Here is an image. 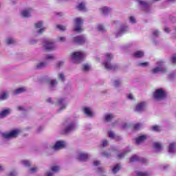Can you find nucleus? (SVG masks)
Here are the masks:
<instances>
[{"instance_id": "1", "label": "nucleus", "mask_w": 176, "mask_h": 176, "mask_svg": "<svg viewBox=\"0 0 176 176\" xmlns=\"http://www.w3.org/2000/svg\"><path fill=\"white\" fill-rule=\"evenodd\" d=\"M105 56L106 59L102 65L106 68V69H108L109 71H115L118 69V65H112V64H111V60H112V58H113V55L112 54L107 53L105 54Z\"/></svg>"}, {"instance_id": "2", "label": "nucleus", "mask_w": 176, "mask_h": 176, "mask_svg": "<svg viewBox=\"0 0 176 176\" xmlns=\"http://www.w3.org/2000/svg\"><path fill=\"white\" fill-rule=\"evenodd\" d=\"M167 97V92L163 89H156L155 91L153 94V99L155 101H162Z\"/></svg>"}, {"instance_id": "3", "label": "nucleus", "mask_w": 176, "mask_h": 176, "mask_svg": "<svg viewBox=\"0 0 176 176\" xmlns=\"http://www.w3.org/2000/svg\"><path fill=\"white\" fill-rule=\"evenodd\" d=\"M85 57H86V55L82 52H76L71 54V58L76 64L82 63Z\"/></svg>"}, {"instance_id": "4", "label": "nucleus", "mask_w": 176, "mask_h": 176, "mask_svg": "<svg viewBox=\"0 0 176 176\" xmlns=\"http://www.w3.org/2000/svg\"><path fill=\"white\" fill-rule=\"evenodd\" d=\"M44 47L45 50H48V52H52V50H54V42L52 40H44Z\"/></svg>"}, {"instance_id": "5", "label": "nucleus", "mask_w": 176, "mask_h": 176, "mask_svg": "<svg viewBox=\"0 0 176 176\" xmlns=\"http://www.w3.org/2000/svg\"><path fill=\"white\" fill-rule=\"evenodd\" d=\"M86 38L83 36H77L73 38L72 43L76 45H85Z\"/></svg>"}, {"instance_id": "6", "label": "nucleus", "mask_w": 176, "mask_h": 176, "mask_svg": "<svg viewBox=\"0 0 176 176\" xmlns=\"http://www.w3.org/2000/svg\"><path fill=\"white\" fill-rule=\"evenodd\" d=\"M76 28L74 31L76 32H82V24H83V20L81 18L75 19Z\"/></svg>"}, {"instance_id": "7", "label": "nucleus", "mask_w": 176, "mask_h": 176, "mask_svg": "<svg viewBox=\"0 0 176 176\" xmlns=\"http://www.w3.org/2000/svg\"><path fill=\"white\" fill-rule=\"evenodd\" d=\"M2 135L3 138H6V140H9V138H16V137L19 135V131L13 130L11 131L10 133H3Z\"/></svg>"}, {"instance_id": "8", "label": "nucleus", "mask_w": 176, "mask_h": 176, "mask_svg": "<svg viewBox=\"0 0 176 176\" xmlns=\"http://www.w3.org/2000/svg\"><path fill=\"white\" fill-rule=\"evenodd\" d=\"M134 162H140L141 163H146V160L145 158L140 159L138 156L134 155L131 157L130 162L133 163Z\"/></svg>"}, {"instance_id": "9", "label": "nucleus", "mask_w": 176, "mask_h": 176, "mask_svg": "<svg viewBox=\"0 0 176 176\" xmlns=\"http://www.w3.org/2000/svg\"><path fill=\"white\" fill-rule=\"evenodd\" d=\"M145 107H146V104L145 103V102H142L136 104V108L135 111V112H141L143 109H144Z\"/></svg>"}, {"instance_id": "10", "label": "nucleus", "mask_w": 176, "mask_h": 176, "mask_svg": "<svg viewBox=\"0 0 176 176\" xmlns=\"http://www.w3.org/2000/svg\"><path fill=\"white\" fill-rule=\"evenodd\" d=\"M63 148H65V143L63 141L56 142L54 146V149H63Z\"/></svg>"}, {"instance_id": "11", "label": "nucleus", "mask_w": 176, "mask_h": 176, "mask_svg": "<svg viewBox=\"0 0 176 176\" xmlns=\"http://www.w3.org/2000/svg\"><path fill=\"white\" fill-rule=\"evenodd\" d=\"M77 159L81 162H86L89 159V155L87 153H81L78 154Z\"/></svg>"}, {"instance_id": "12", "label": "nucleus", "mask_w": 176, "mask_h": 176, "mask_svg": "<svg viewBox=\"0 0 176 176\" xmlns=\"http://www.w3.org/2000/svg\"><path fill=\"white\" fill-rule=\"evenodd\" d=\"M31 12H32V8L24 10L21 12V16L23 17H31Z\"/></svg>"}, {"instance_id": "13", "label": "nucleus", "mask_w": 176, "mask_h": 176, "mask_svg": "<svg viewBox=\"0 0 176 176\" xmlns=\"http://www.w3.org/2000/svg\"><path fill=\"white\" fill-rule=\"evenodd\" d=\"M167 72V69H164L163 67H162L161 66L155 67L154 69H152V73L153 74H158V72Z\"/></svg>"}, {"instance_id": "14", "label": "nucleus", "mask_w": 176, "mask_h": 176, "mask_svg": "<svg viewBox=\"0 0 176 176\" xmlns=\"http://www.w3.org/2000/svg\"><path fill=\"white\" fill-rule=\"evenodd\" d=\"M146 135H140L139 137H138L135 139V142L137 144V145H140V144H141V142H144V141H145V140H146Z\"/></svg>"}, {"instance_id": "15", "label": "nucleus", "mask_w": 176, "mask_h": 176, "mask_svg": "<svg viewBox=\"0 0 176 176\" xmlns=\"http://www.w3.org/2000/svg\"><path fill=\"white\" fill-rule=\"evenodd\" d=\"M83 112L85 115H87V116H89V118L93 116V111H91V109L89 107H84Z\"/></svg>"}, {"instance_id": "16", "label": "nucleus", "mask_w": 176, "mask_h": 176, "mask_svg": "<svg viewBox=\"0 0 176 176\" xmlns=\"http://www.w3.org/2000/svg\"><path fill=\"white\" fill-rule=\"evenodd\" d=\"M9 113H10V109H7L3 110L2 111L0 112V119H2V118H6V116H8Z\"/></svg>"}, {"instance_id": "17", "label": "nucleus", "mask_w": 176, "mask_h": 176, "mask_svg": "<svg viewBox=\"0 0 176 176\" xmlns=\"http://www.w3.org/2000/svg\"><path fill=\"white\" fill-rule=\"evenodd\" d=\"M75 126L74 125L73 122L69 124L64 130V134H67L70 131H72V129H74Z\"/></svg>"}, {"instance_id": "18", "label": "nucleus", "mask_w": 176, "mask_h": 176, "mask_svg": "<svg viewBox=\"0 0 176 176\" xmlns=\"http://www.w3.org/2000/svg\"><path fill=\"white\" fill-rule=\"evenodd\" d=\"M133 57H135V58H141V57H144V52L137 51L134 52Z\"/></svg>"}, {"instance_id": "19", "label": "nucleus", "mask_w": 176, "mask_h": 176, "mask_svg": "<svg viewBox=\"0 0 176 176\" xmlns=\"http://www.w3.org/2000/svg\"><path fill=\"white\" fill-rule=\"evenodd\" d=\"M174 149H175V142H173L169 144V147H168L169 153H174L175 152Z\"/></svg>"}, {"instance_id": "20", "label": "nucleus", "mask_w": 176, "mask_h": 176, "mask_svg": "<svg viewBox=\"0 0 176 176\" xmlns=\"http://www.w3.org/2000/svg\"><path fill=\"white\" fill-rule=\"evenodd\" d=\"M119 170H120V164H117L111 169V171H112L113 174H116V173H118V171H119Z\"/></svg>"}, {"instance_id": "21", "label": "nucleus", "mask_w": 176, "mask_h": 176, "mask_svg": "<svg viewBox=\"0 0 176 176\" xmlns=\"http://www.w3.org/2000/svg\"><path fill=\"white\" fill-rule=\"evenodd\" d=\"M25 87H21L17 89L16 90H15L14 94H21V93H24V91H25Z\"/></svg>"}, {"instance_id": "22", "label": "nucleus", "mask_w": 176, "mask_h": 176, "mask_svg": "<svg viewBox=\"0 0 176 176\" xmlns=\"http://www.w3.org/2000/svg\"><path fill=\"white\" fill-rule=\"evenodd\" d=\"M114 116L113 114H107L104 116V119L106 120V122H111L112 120V119H113Z\"/></svg>"}, {"instance_id": "23", "label": "nucleus", "mask_w": 176, "mask_h": 176, "mask_svg": "<svg viewBox=\"0 0 176 176\" xmlns=\"http://www.w3.org/2000/svg\"><path fill=\"white\" fill-rule=\"evenodd\" d=\"M77 9L78 10H85V9H86V6L85 5V3L82 2L79 3L77 6Z\"/></svg>"}, {"instance_id": "24", "label": "nucleus", "mask_w": 176, "mask_h": 176, "mask_svg": "<svg viewBox=\"0 0 176 176\" xmlns=\"http://www.w3.org/2000/svg\"><path fill=\"white\" fill-rule=\"evenodd\" d=\"M45 67H46V63L41 62L37 65L36 68L37 69H42V68H45Z\"/></svg>"}, {"instance_id": "25", "label": "nucleus", "mask_w": 176, "mask_h": 176, "mask_svg": "<svg viewBox=\"0 0 176 176\" xmlns=\"http://www.w3.org/2000/svg\"><path fill=\"white\" fill-rule=\"evenodd\" d=\"M51 170L53 173H58L60 171V166H52Z\"/></svg>"}, {"instance_id": "26", "label": "nucleus", "mask_w": 176, "mask_h": 176, "mask_svg": "<svg viewBox=\"0 0 176 176\" xmlns=\"http://www.w3.org/2000/svg\"><path fill=\"white\" fill-rule=\"evenodd\" d=\"M101 10H102V13H103L104 14H107L109 13V12H111V10H109V8H108L107 7L102 8Z\"/></svg>"}, {"instance_id": "27", "label": "nucleus", "mask_w": 176, "mask_h": 176, "mask_svg": "<svg viewBox=\"0 0 176 176\" xmlns=\"http://www.w3.org/2000/svg\"><path fill=\"white\" fill-rule=\"evenodd\" d=\"M152 131L159 133L161 131L160 126L159 125H154L152 126Z\"/></svg>"}, {"instance_id": "28", "label": "nucleus", "mask_w": 176, "mask_h": 176, "mask_svg": "<svg viewBox=\"0 0 176 176\" xmlns=\"http://www.w3.org/2000/svg\"><path fill=\"white\" fill-rule=\"evenodd\" d=\"M153 146L155 149H157L158 151H160V149H162V144L159 142L154 143Z\"/></svg>"}, {"instance_id": "29", "label": "nucleus", "mask_w": 176, "mask_h": 176, "mask_svg": "<svg viewBox=\"0 0 176 176\" xmlns=\"http://www.w3.org/2000/svg\"><path fill=\"white\" fill-rule=\"evenodd\" d=\"M137 176H149V173L148 172H138Z\"/></svg>"}, {"instance_id": "30", "label": "nucleus", "mask_w": 176, "mask_h": 176, "mask_svg": "<svg viewBox=\"0 0 176 176\" xmlns=\"http://www.w3.org/2000/svg\"><path fill=\"white\" fill-rule=\"evenodd\" d=\"M139 3L140 6H142L143 8H148V6H149V4H148L147 2L143 1H139Z\"/></svg>"}, {"instance_id": "31", "label": "nucleus", "mask_w": 176, "mask_h": 176, "mask_svg": "<svg viewBox=\"0 0 176 176\" xmlns=\"http://www.w3.org/2000/svg\"><path fill=\"white\" fill-rule=\"evenodd\" d=\"M8 98V94L6 92H3L0 95V100H6Z\"/></svg>"}, {"instance_id": "32", "label": "nucleus", "mask_w": 176, "mask_h": 176, "mask_svg": "<svg viewBox=\"0 0 176 176\" xmlns=\"http://www.w3.org/2000/svg\"><path fill=\"white\" fill-rule=\"evenodd\" d=\"M6 43L8 45H12V43H14V40L12 38H9L6 40Z\"/></svg>"}, {"instance_id": "33", "label": "nucleus", "mask_w": 176, "mask_h": 176, "mask_svg": "<svg viewBox=\"0 0 176 176\" xmlns=\"http://www.w3.org/2000/svg\"><path fill=\"white\" fill-rule=\"evenodd\" d=\"M42 25H43V22L42 21H38L36 23H35L36 28H41Z\"/></svg>"}, {"instance_id": "34", "label": "nucleus", "mask_w": 176, "mask_h": 176, "mask_svg": "<svg viewBox=\"0 0 176 176\" xmlns=\"http://www.w3.org/2000/svg\"><path fill=\"white\" fill-rule=\"evenodd\" d=\"M56 28H58V30H60V31H65L66 30L65 26H63L61 25H57Z\"/></svg>"}, {"instance_id": "35", "label": "nucleus", "mask_w": 176, "mask_h": 176, "mask_svg": "<svg viewBox=\"0 0 176 176\" xmlns=\"http://www.w3.org/2000/svg\"><path fill=\"white\" fill-rule=\"evenodd\" d=\"M133 129L134 130H140V129H141V124L140 123L135 124Z\"/></svg>"}, {"instance_id": "36", "label": "nucleus", "mask_w": 176, "mask_h": 176, "mask_svg": "<svg viewBox=\"0 0 176 176\" xmlns=\"http://www.w3.org/2000/svg\"><path fill=\"white\" fill-rule=\"evenodd\" d=\"M127 31V27H123L122 26L120 31H119V34H123V32Z\"/></svg>"}, {"instance_id": "37", "label": "nucleus", "mask_w": 176, "mask_h": 176, "mask_svg": "<svg viewBox=\"0 0 176 176\" xmlns=\"http://www.w3.org/2000/svg\"><path fill=\"white\" fill-rule=\"evenodd\" d=\"M22 164L25 166V167H30L31 163L29 161H22Z\"/></svg>"}, {"instance_id": "38", "label": "nucleus", "mask_w": 176, "mask_h": 176, "mask_svg": "<svg viewBox=\"0 0 176 176\" xmlns=\"http://www.w3.org/2000/svg\"><path fill=\"white\" fill-rule=\"evenodd\" d=\"M59 79H60L62 80V82H65V76H64V74L60 73L59 74Z\"/></svg>"}, {"instance_id": "39", "label": "nucleus", "mask_w": 176, "mask_h": 176, "mask_svg": "<svg viewBox=\"0 0 176 176\" xmlns=\"http://www.w3.org/2000/svg\"><path fill=\"white\" fill-rule=\"evenodd\" d=\"M82 69L83 71H89L90 69V66H89V65H83Z\"/></svg>"}, {"instance_id": "40", "label": "nucleus", "mask_w": 176, "mask_h": 176, "mask_svg": "<svg viewBox=\"0 0 176 176\" xmlns=\"http://www.w3.org/2000/svg\"><path fill=\"white\" fill-rule=\"evenodd\" d=\"M140 67H148L149 65V63L148 62H144V63H141L139 64Z\"/></svg>"}, {"instance_id": "41", "label": "nucleus", "mask_w": 176, "mask_h": 176, "mask_svg": "<svg viewBox=\"0 0 176 176\" xmlns=\"http://www.w3.org/2000/svg\"><path fill=\"white\" fill-rule=\"evenodd\" d=\"M30 173H32V174H34V173H36V171H38V168L36 167H33L32 168L30 169Z\"/></svg>"}, {"instance_id": "42", "label": "nucleus", "mask_w": 176, "mask_h": 176, "mask_svg": "<svg viewBox=\"0 0 176 176\" xmlns=\"http://www.w3.org/2000/svg\"><path fill=\"white\" fill-rule=\"evenodd\" d=\"M126 152H123V153H120L118 157V159H122V157H124V156L126 155Z\"/></svg>"}, {"instance_id": "43", "label": "nucleus", "mask_w": 176, "mask_h": 176, "mask_svg": "<svg viewBox=\"0 0 176 176\" xmlns=\"http://www.w3.org/2000/svg\"><path fill=\"white\" fill-rule=\"evenodd\" d=\"M98 31H105V28H104V25H100L98 27Z\"/></svg>"}, {"instance_id": "44", "label": "nucleus", "mask_w": 176, "mask_h": 176, "mask_svg": "<svg viewBox=\"0 0 176 176\" xmlns=\"http://www.w3.org/2000/svg\"><path fill=\"white\" fill-rule=\"evenodd\" d=\"M108 134H109V136L110 137V138H115V133H113V132L109 131Z\"/></svg>"}, {"instance_id": "45", "label": "nucleus", "mask_w": 176, "mask_h": 176, "mask_svg": "<svg viewBox=\"0 0 176 176\" xmlns=\"http://www.w3.org/2000/svg\"><path fill=\"white\" fill-rule=\"evenodd\" d=\"M46 60H54V56L53 55H47Z\"/></svg>"}, {"instance_id": "46", "label": "nucleus", "mask_w": 176, "mask_h": 176, "mask_svg": "<svg viewBox=\"0 0 176 176\" xmlns=\"http://www.w3.org/2000/svg\"><path fill=\"white\" fill-rule=\"evenodd\" d=\"M170 60L173 63V64H176V56H173L170 58Z\"/></svg>"}, {"instance_id": "47", "label": "nucleus", "mask_w": 176, "mask_h": 176, "mask_svg": "<svg viewBox=\"0 0 176 176\" xmlns=\"http://www.w3.org/2000/svg\"><path fill=\"white\" fill-rule=\"evenodd\" d=\"M54 85H57V80H52L50 81V85L51 86H54Z\"/></svg>"}, {"instance_id": "48", "label": "nucleus", "mask_w": 176, "mask_h": 176, "mask_svg": "<svg viewBox=\"0 0 176 176\" xmlns=\"http://www.w3.org/2000/svg\"><path fill=\"white\" fill-rule=\"evenodd\" d=\"M46 30V28H41L39 30H38V33L39 34H43V32H45V30Z\"/></svg>"}, {"instance_id": "49", "label": "nucleus", "mask_w": 176, "mask_h": 176, "mask_svg": "<svg viewBox=\"0 0 176 176\" xmlns=\"http://www.w3.org/2000/svg\"><path fill=\"white\" fill-rule=\"evenodd\" d=\"M129 20L133 24H134V23H135V18H134V16H130Z\"/></svg>"}, {"instance_id": "50", "label": "nucleus", "mask_w": 176, "mask_h": 176, "mask_svg": "<svg viewBox=\"0 0 176 176\" xmlns=\"http://www.w3.org/2000/svg\"><path fill=\"white\" fill-rule=\"evenodd\" d=\"M102 145L104 147L107 146L108 145V141L107 140H103Z\"/></svg>"}, {"instance_id": "51", "label": "nucleus", "mask_w": 176, "mask_h": 176, "mask_svg": "<svg viewBox=\"0 0 176 176\" xmlns=\"http://www.w3.org/2000/svg\"><path fill=\"white\" fill-rule=\"evenodd\" d=\"M63 102H64V99L60 98V99L58 100V105H61V104H63Z\"/></svg>"}, {"instance_id": "52", "label": "nucleus", "mask_w": 176, "mask_h": 176, "mask_svg": "<svg viewBox=\"0 0 176 176\" xmlns=\"http://www.w3.org/2000/svg\"><path fill=\"white\" fill-rule=\"evenodd\" d=\"M62 65H64V62H59V63L56 65V67H57V68H60V67H62Z\"/></svg>"}, {"instance_id": "53", "label": "nucleus", "mask_w": 176, "mask_h": 176, "mask_svg": "<svg viewBox=\"0 0 176 176\" xmlns=\"http://www.w3.org/2000/svg\"><path fill=\"white\" fill-rule=\"evenodd\" d=\"M114 85H115L116 87H118V86H119V85H120V81H119V80H116V81L114 82Z\"/></svg>"}, {"instance_id": "54", "label": "nucleus", "mask_w": 176, "mask_h": 176, "mask_svg": "<svg viewBox=\"0 0 176 176\" xmlns=\"http://www.w3.org/2000/svg\"><path fill=\"white\" fill-rule=\"evenodd\" d=\"M103 156H105L106 157H111V154L108 153H102Z\"/></svg>"}, {"instance_id": "55", "label": "nucleus", "mask_w": 176, "mask_h": 176, "mask_svg": "<svg viewBox=\"0 0 176 176\" xmlns=\"http://www.w3.org/2000/svg\"><path fill=\"white\" fill-rule=\"evenodd\" d=\"M153 35L154 36H159V31L156 30L155 32H154L153 33Z\"/></svg>"}, {"instance_id": "56", "label": "nucleus", "mask_w": 176, "mask_h": 176, "mask_svg": "<svg viewBox=\"0 0 176 176\" xmlns=\"http://www.w3.org/2000/svg\"><path fill=\"white\" fill-rule=\"evenodd\" d=\"M128 98H129V100H133L134 98V97L133 96V94H130L128 96Z\"/></svg>"}, {"instance_id": "57", "label": "nucleus", "mask_w": 176, "mask_h": 176, "mask_svg": "<svg viewBox=\"0 0 176 176\" xmlns=\"http://www.w3.org/2000/svg\"><path fill=\"white\" fill-rule=\"evenodd\" d=\"M99 164H100L99 161H94V165H95V166H99Z\"/></svg>"}, {"instance_id": "58", "label": "nucleus", "mask_w": 176, "mask_h": 176, "mask_svg": "<svg viewBox=\"0 0 176 176\" xmlns=\"http://www.w3.org/2000/svg\"><path fill=\"white\" fill-rule=\"evenodd\" d=\"M18 109H19V111H23V110H24V107L23 106H19Z\"/></svg>"}, {"instance_id": "59", "label": "nucleus", "mask_w": 176, "mask_h": 176, "mask_svg": "<svg viewBox=\"0 0 176 176\" xmlns=\"http://www.w3.org/2000/svg\"><path fill=\"white\" fill-rule=\"evenodd\" d=\"M59 40L60 41V42H64V41H65V37H60Z\"/></svg>"}, {"instance_id": "60", "label": "nucleus", "mask_w": 176, "mask_h": 176, "mask_svg": "<svg viewBox=\"0 0 176 176\" xmlns=\"http://www.w3.org/2000/svg\"><path fill=\"white\" fill-rule=\"evenodd\" d=\"M10 176H16V172H11Z\"/></svg>"}, {"instance_id": "61", "label": "nucleus", "mask_w": 176, "mask_h": 176, "mask_svg": "<svg viewBox=\"0 0 176 176\" xmlns=\"http://www.w3.org/2000/svg\"><path fill=\"white\" fill-rule=\"evenodd\" d=\"M164 31L165 32H170V29L168 28H165Z\"/></svg>"}, {"instance_id": "62", "label": "nucleus", "mask_w": 176, "mask_h": 176, "mask_svg": "<svg viewBox=\"0 0 176 176\" xmlns=\"http://www.w3.org/2000/svg\"><path fill=\"white\" fill-rule=\"evenodd\" d=\"M47 176H53V173L48 172L47 173Z\"/></svg>"}, {"instance_id": "63", "label": "nucleus", "mask_w": 176, "mask_h": 176, "mask_svg": "<svg viewBox=\"0 0 176 176\" xmlns=\"http://www.w3.org/2000/svg\"><path fill=\"white\" fill-rule=\"evenodd\" d=\"M98 170L99 173H102V168H98Z\"/></svg>"}, {"instance_id": "64", "label": "nucleus", "mask_w": 176, "mask_h": 176, "mask_svg": "<svg viewBox=\"0 0 176 176\" xmlns=\"http://www.w3.org/2000/svg\"><path fill=\"white\" fill-rule=\"evenodd\" d=\"M47 102H52V98H49L47 99Z\"/></svg>"}]
</instances>
